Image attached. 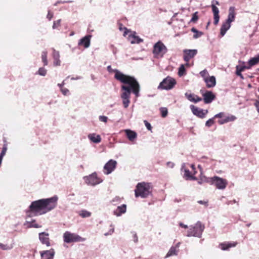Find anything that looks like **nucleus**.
<instances>
[{
    "label": "nucleus",
    "mask_w": 259,
    "mask_h": 259,
    "mask_svg": "<svg viewBox=\"0 0 259 259\" xmlns=\"http://www.w3.org/2000/svg\"><path fill=\"white\" fill-rule=\"evenodd\" d=\"M58 200V196L55 195L51 198L33 201L29 205L27 213H32L35 216L45 214L56 208Z\"/></svg>",
    "instance_id": "f257e3e1"
},
{
    "label": "nucleus",
    "mask_w": 259,
    "mask_h": 259,
    "mask_svg": "<svg viewBox=\"0 0 259 259\" xmlns=\"http://www.w3.org/2000/svg\"><path fill=\"white\" fill-rule=\"evenodd\" d=\"M107 69L109 72L115 73L114 76L115 79L123 83L130 85L135 96L137 97L139 96L140 84L134 77L124 74L117 69H113L110 65L108 66Z\"/></svg>",
    "instance_id": "f03ea898"
},
{
    "label": "nucleus",
    "mask_w": 259,
    "mask_h": 259,
    "mask_svg": "<svg viewBox=\"0 0 259 259\" xmlns=\"http://www.w3.org/2000/svg\"><path fill=\"white\" fill-rule=\"evenodd\" d=\"M135 193L136 197L147 198L152 193L151 185L148 183H139L136 186Z\"/></svg>",
    "instance_id": "7ed1b4c3"
},
{
    "label": "nucleus",
    "mask_w": 259,
    "mask_h": 259,
    "mask_svg": "<svg viewBox=\"0 0 259 259\" xmlns=\"http://www.w3.org/2000/svg\"><path fill=\"white\" fill-rule=\"evenodd\" d=\"M205 229L204 225L200 221L197 222L193 225H190L187 231V237H195L201 238L202 233Z\"/></svg>",
    "instance_id": "20e7f679"
},
{
    "label": "nucleus",
    "mask_w": 259,
    "mask_h": 259,
    "mask_svg": "<svg viewBox=\"0 0 259 259\" xmlns=\"http://www.w3.org/2000/svg\"><path fill=\"white\" fill-rule=\"evenodd\" d=\"M207 182L211 185H213L219 190H224L227 187L228 181L227 180L218 176H214L208 178Z\"/></svg>",
    "instance_id": "39448f33"
},
{
    "label": "nucleus",
    "mask_w": 259,
    "mask_h": 259,
    "mask_svg": "<svg viewBox=\"0 0 259 259\" xmlns=\"http://www.w3.org/2000/svg\"><path fill=\"white\" fill-rule=\"evenodd\" d=\"M121 89L122 91L121 94V98L122 100V103L124 107L126 108L128 107L130 103V99L132 92H133V89L131 88L130 85L128 86L122 85L121 87Z\"/></svg>",
    "instance_id": "423d86ee"
},
{
    "label": "nucleus",
    "mask_w": 259,
    "mask_h": 259,
    "mask_svg": "<svg viewBox=\"0 0 259 259\" xmlns=\"http://www.w3.org/2000/svg\"><path fill=\"white\" fill-rule=\"evenodd\" d=\"M63 240L65 243L83 242L85 238H82L77 234L66 231L63 234Z\"/></svg>",
    "instance_id": "0eeeda50"
},
{
    "label": "nucleus",
    "mask_w": 259,
    "mask_h": 259,
    "mask_svg": "<svg viewBox=\"0 0 259 259\" xmlns=\"http://www.w3.org/2000/svg\"><path fill=\"white\" fill-rule=\"evenodd\" d=\"M176 84V80L174 78L168 76L159 83L157 89L159 90H170L175 87Z\"/></svg>",
    "instance_id": "6e6552de"
},
{
    "label": "nucleus",
    "mask_w": 259,
    "mask_h": 259,
    "mask_svg": "<svg viewBox=\"0 0 259 259\" xmlns=\"http://www.w3.org/2000/svg\"><path fill=\"white\" fill-rule=\"evenodd\" d=\"M167 51L166 47L160 41L156 42L153 46V53L156 57H162Z\"/></svg>",
    "instance_id": "1a4fd4ad"
},
{
    "label": "nucleus",
    "mask_w": 259,
    "mask_h": 259,
    "mask_svg": "<svg viewBox=\"0 0 259 259\" xmlns=\"http://www.w3.org/2000/svg\"><path fill=\"white\" fill-rule=\"evenodd\" d=\"M83 180L87 185L92 186H95L103 182V180L98 177L97 173L95 172L89 176L84 177Z\"/></svg>",
    "instance_id": "9d476101"
},
{
    "label": "nucleus",
    "mask_w": 259,
    "mask_h": 259,
    "mask_svg": "<svg viewBox=\"0 0 259 259\" xmlns=\"http://www.w3.org/2000/svg\"><path fill=\"white\" fill-rule=\"evenodd\" d=\"M190 108L192 113L200 118H204L208 112V110H204L193 105H190Z\"/></svg>",
    "instance_id": "9b49d317"
},
{
    "label": "nucleus",
    "mask_w": 259,
    "mask_h": 259,
    "mask_svg": "<svg viewBox=\"0 0 259 259\" xmlns=\"http://www.w3.org/2000/svg\"><path fill=\"white\" fill-rule=\"evenodd\" d=\"M117 165L116 161L110 159L104 165L103 172L105 175L111 174L116 168Z\"/></svg>",
    "instance_id": "f8f14e48"
},
{
    "label": "nucleus",
    "mask_w": 259,
    "mask_h": 259,
    "mask_svg": "<svg viewBox=\"0 0 259 259\" xmlns=\"http://www.w3.org/2000/svg\"><path fill=\"white\" fill-rule=\"evenodd\" d=\"M184 60L188 62L191 58H193L197 53V50L196 49L193 50H184Z\"/></svg>",
    "instance_id": "ddd939ff"
},
{
    "label": "nucleus",
    "mask_w": 259,
    "mask_h": 259,
    "mask_svg": "<svg viewBox=\"0 0 259 259\" xmlns=\"http://www.w3.org/2000/svg\"><path fill=\"white\" fill-rule=\"evenodd\" d=\"M49 235V233L44 232L39 233L38 234L39 239L40 242L42 244H45L48 247L51 246Z\"/></svg>",
    "instance_id": "4468645a"
},
{
    "label": "nucleus",
    "mask_w": 259,
    "mask_h": 259,
    "mask_svg": "<svg viewBox=\"0 0 259 259\" xmlns=\"http://www.w3.org/2000/svg\"><path fill=\"white\" fill-rule=\"evenodd\" d=\"M55 250L51 248L50 250L40 251V254L42 259H54Z\"/></svg>",
    "instance_id": "2eb2a0df"
},
{
    "label": "nucleus",
    "mask_w": 259,
    "mask_h": 259,
    "mask_svg": "<svg viewBox=\"0 0 259 259\" xmlns=\"http://www.w3.org/2000/svg\"><path fill=\"white\" fill-rule=\"evenodd\" d=\"M204 102L205 104H209L214 100L215 96L211 91H206L202 94Z\"/></svg>",
    "instance_id": "dca6fc26"
},
{
    "label": "nucleus",
    "mask_w": 259,
    "mask_h": 259,
    "mask_svg": "<svg viewBox=\"0 0 259 259\" xmlns=\"http://www.w3.org/2000/svg\"><path fill=\"white\" fill-rule=\"evenodd\" d=\"M180 245V242H178L175 246H172L167 254H166L165 258H168L172 256L177 255L179 251V247Z\"/></svg>",
    "instance_id": "f3484780"
},
{
    "label": "nucleus",
    "mask_w": 259,
    "mask_h": 259,
    "mask_svg": "<svg viewBox=\"0 0 259 259\" xmlns=\"http://www.w3.org/2000/svg\"><path fill=\"white\" fill-rule=\"evenodd\" d=\"M126 205L123 204L120 206H117L116 209L113 211V213L114 215L117 217H120L126 212Z\"/></svg>",
    "instance_id": "a211bd4d"
},
{
    "label": "nucleus",
    "mask_w": 259,
    "mask_h": 259,
    "mask_svg": "<svg viewBox=\"0 0 259 259\" xmlns=\"http://www.w3.org/2000/svg\"><path fill=\"white\" fill-rule=\"evenodd\" d=\"M52 57L54 61L53 64L55 66H59L61 65V61L60 60V53L59 51L56 50L54 48L52 49Z\"/></svg>",
    "instance_id": "6ab92c4d"
},
{
    "label": "nucleus",
    "mask_w": 259,
    "mask_h": 259,
    "mask_svg": "<svg viewBox=\"0 0 259 259\" xmlns=\"http://www.w3.org/2000/svg\"><path fill=\"white\" fill-rule=\"evenodd\" d=\"M237 244V242H225L220 243L219 247L223 250H228L230 248L235 247Z\"/></svg>",
    "instance_id": "aec40b11"
},
{
    "label": "nucleus",
    "mask_w": 259,
    "mask_h": 259,
    "mask_svg": "<svg viewBox=\"0 0 259 259\" xmlns=\"http://www.w3.org/2000/svg\"><path fill=\"white\" fill-rule=\"evenodd\" d=\"M181 171L184 172V178L186 180H196V178L193 176L189 169L185 167V164H183L181 167Z\"/></svg>",
    "instance_id": "412c9836"
},
{
    "label": "nucleus",
    "mask_w": 259,
    "mask_h": 259,
    "mask_svg": "<svg viewBox=\"0 0 259 259\" xmlns=\"http://www.w3.org/2000/svg\"><path fill=\"white\" fill-rule=\"evenodd\" d=\"M128 40L132 44H139L143 41V39L136 35V32L130 34L128 36Z\"/></svg>",
    "instance_id": "4be33fe9"
},
{
    "label": "nucleus",
    "mask_w": 259,
    "mask_h": 259,
    "mask_svg": "<svg viewBox=\"0 0 259 259\" xmlns=\"http://www.w3.org/2000/svg\"><path fill=\"white\" fill-rule=\"evenodd\" d=\"M90 35H87L79 40L78 45L83 46L85 48H88L90 45Z\"/></svg>",
    "instance_id": "5701e85b"
},
{
    "label": "nucleus",
    "mask_w": 259,
    "mask_h": 259,
    "mask_svg": "<svg viewBox=\"0 0 259 259\" xmlns=\"http://www.w3.org/2000/svg\"><path fill=\"white\" fill-rule=\"evenodd\" d=\"M124 131L130 141L133 142L137 138V134L135 131L129 129L125 130Z\"/></svg>",
    "instance_id": "b1692460"
},
{
    "label": "nucleus",
    "mask_w": 259,
    "mask_h": 259,
    "mask_svg": "<svg viewBox=\"0 0 259 259\" xmlns=\"http://www.w3.org/2000/svg\"><path fill=\"white\" fill-rule=\"evenodd\" d=\"M204 81L206 84L207 87L208 88L214 87L216 84L215 78L214 76H209L205 79Z\"/></svg>",
    "instance_id": "393cba45"
},
{
    "label": "nucleus",
    "mask_w": 259,
    "mask_h": 259,
    "mask_svg": "<svg viewBox=\"0 0 259 259\" xmlns=\"http://www.w3.org/2000/svg\"><path fill=\"white\" fill-rule=\"evenodd\" d=\"M235 8L233 7H231L229 10V14L228 16V18L226 20V21L230 23H231L235 20Z\"/></svg>",
    "instance_id": "a878e982"
},
{
    "label": "nucleus",
    "mask_w": 259,
    "mask_h": 259,
    "mask_svg": "<svg viewBox=\"0 0 259 259\" xmlns=\"http://www.w3.org/2000/svg\"><path fill=\"white\" fill-rule=\"evenodd\" d=\"M88 137L90 141L94 143H99L101 141V138L100 136L97 135L95 133L89 134Z\"/></svg>",
    "instance_id": "bb28decb"
},
{
    "label": "nucleus",
    "mask_w": 259,
    "mask_h": 259,
    "mask_svg": "<svg viewBox=\"0 0 259 259\" xmlns=\"http://www.w3.org/2000/svg\"><path fill=\"white\" fill-rule=\"evenodd\" d=\"M28 218H27V220L25 221V222L24 224V225L25 226H26L27 228H38L41 227V226L37 224L35 220H33L32 221H28L27 220Z\"/></svg>",
    "instance_id": "cd10ccee"
},
{
    "label": "nucleus",
    "mask_w": 259,
    "mask_h": 259,
    "mask_svg": "<svg viewBox=\"0 0 259 259\" xmlns=\"http://www.w3.org/2000/svg\"><path fill=\"white\" fill-rule=\"evenodd\" d=\"M231 27V23H229L227 21H225L224 22L221 26V35L223 36L228 30Z\"/></svg>",
    "instance_id": "c85d7f7f"
},
{
    "label": "nucleus",
    "mask_w": 259,
    "mask_h": 259,
    "mask_svg": "<svg viewBox=\"0 0 259 259\" xmlns=\"http://www.w3.org/2000/svg\"><path fill=\"white\" fill-rule=\"evenodd\" d=\"M236 119V117L234 115H230L226 116L225 115L224 118L221 119L218 121L220 124H223L230 121H233Z\"/></svg>",
    "instance_id": "c756f323"
},
{
    "label": "nucleus",
    "mask_w": 259,
    "mask_h": 259,
    "mask_svg": "<svg viewBox=\"0 0 259 259\" xmlns=\"http://www.w3.org/2000/svg\"><path fill=\"white\" fill-rule=\"evenodd\" d=\"M258 63H259V54L249 60L248 63L249 67H247V68L248 69L250 67L257 64Z\"/></svg>",
    "instance_id": "7c9ffc66"
},
{
    "label": "nucleus",
    "mask_w": 259,
    "mask_h": 259,
    "mask_svg": "<svg viewBox=\"0 0 259 259\" xmlns=\"http://www.w3.org/2000/svg\"><path fill=\"white\" fill-rule=\"evenodd\" d=\"M48 52L46 50H44L42 52L41 55V58L42 62L44 64V66H47L48 65V61L47 59Z\"/></svg>",
    "instance_id": "2f4dec72"
},
{
    "label": "nucleus",
    "mask_w": 259,
    "mask_h": 259,
    "mask_svg": "<svg viewBox=\"0 0 259 259\" xmlns=\"http://www.w3.org/2000/svg\"><path fill=\"white\" fill-rule=\"evenodd\" d=\"M14 243H11L9 245L0 243V249H2L3 250H9L12 249L14 247Z\"/></svg>",
    "instance_id": "473e14b6"
},
{
    "label": "nucleus",
    "mask_w": 259,
    "mask_h": 259,
    "mask_svg": "<svg viewBox=\"0 0 259 259\" xmlns=\"http://www.w3.org/2000/svg\"><path fill=\"white\" fill-rule=\"evenodd\" d=\"M79 215L82 218H86L90 217L92 213L87 210L82 209L79 211Z\"/></svg>",
    "instance_id": "72a5a7b5"
},
{
    "label": "nucleus",
    "mask_w": 259,
    "mask_h": 259,
    "mask_svg": "<svg viewBox=\"0 0 259 259\" xmlns=\"http://www.w3.org/2000/svg\"><path fill=\"white\" fill-rule=\"evenodd\" d=\"M191 31L195 33L193 35V38L195 39L201 37L203 34L202 32L197 30L194 27L191 29Z\"/></svg>",
    "instance_id": "f704fd0d"
},
{
    "label": "nucleus",
    "mask_w": 259,
    "mask_h": 259,
    "mask_svg": "<svg viewBox=\"0 0 259 259\" xmlns=\"http://www.w3.org/2000/svg\"><path fill=\"white\" fill-rule=\"evenodd\" d=\"M246 67L245 66H236V74L237 75L240 76L241 78H243V75L241 74V72L244 71Z\"/></svg>",
    "instance_id": "c9c22d12"
},
{
    "label": "nucleus",
    "mask_w": 259,
    "mask_h": 259,
    "mask_svg": "<svg viewBox=\"0 0 259 259\" xmlns=\"http://www.w3.org/2000/svg\"><path fill=\"white\" fill-rule=\"evenodd\" d=\"M122 199L119 196H115L110 201L111 203L113 205H116L121 202Z\"/></svg>",
    "instance_id": "e433bc0d"
},
{
    "label": "nucleus",
    "mask_w": 259,
    "mask_h": 259,
    "mask_svg": "<svg viewBox=\"0 0 259 259\" xmlns=\"http://www.w3.org/2000/svg\"><path fill=\"white\" fill-rule=\"evenodd\" d=\"M47 70L44 67H40L36 74L42 76H45L47 74Z\"/></svg>",
    "instance_id": "4c0bfd02"
},
{
    "label": "nucleus",
    "mask_w": 259,
    "mask_h": 259,
    "mask_svg": "<svg viewBox=\"0 0 259 259\" xmlns=\"http://www.w3.org/2000/svg\"><path fill=\"white\" fill-rule=\"evenodd\" d=\"M178 74L180 76H182L186 74V70L183 64L181 65L179 68Z\"/></svg>",
    "instance_id": "58836bf2"
},
{
    "label": "nucleus",
    "mask_w": 259,
    "mask_h": 259,
    "mask_svg": "<svg viewBox=\"0 0 259 259\" xmlns=\"http://www.w3.org/2000/svg\"><path fill=\"white\" fill-rule=\"evenodd\" d=\"M61 19H59L56 21H54L53 22V25L52 26V28L53 29H58L59 27L61 26Z\"/></svg>",
    "instance_id": "ea45409f"
},
{
    "label": "nucleus",
    "mask_w": 259,
    "mask_h": 259,
    "mask_svg": "<svg viewBox=\"0 0 259 259\" xmlns=\"http://www.w3.org/2000/svg\"><path fill=\"white\" fill-rule=\"evenodd\" d=\"M185 96L189 101L193 102L194 98L195 97V94L186 92L185 94Z\"/></svg>",
    "instance_id": "a19ab883"
},
{
    "label": "nucleus",
    "mask_w": 259,
    "mask_h": 259,
    "mask_svg": "<svg viewBox=\"0 0 259 259\" xmlns=\"http://www.w3.org/2000/svg\"><path fill=\"white\" fill-rule=\"evenodd\" d=\"M200 74L203 78L204 80L209 77L208 73L206 69L201 71L200 72Z\"/></svg>",
    "instance_id": "79ce46f5"
},
{
    "label": "nucleus",
    "mask_w": 259,
    "mask_h": 259,
    "mask_svg": "<svg viewBox=\"0 0 259 259\" xmlns=\"http://www.w3.org/2000/svg\"><path fill=\"white\" fill-rule=\"evenodd\" d=\"M214 118L212 117L206 121L205 122V126L208 127L211 126L214 124Z\"/></svg>",
    "instance_id": "37998d69"
},
{
    "label": "nucleus",
    "mask_w": 259,
    "mask_h": 259,
    "mask_svg": "<svg viewBox=\"0 0 259 259\" xmlns=\"http://www.w3.org/2000/svg\"><path fill=\"white\" fill-rule=\"evenodd\" d=\"M7 150V146L6 144H5L3 147L2 151L0 154V158L3 159L4 156L5 155L6 153Z\"/></svg>",
    "instance_id": "c03bdc74"
},
{
    "label": "nucleus",
    "mask_w": 259,
    "mask_h": 259,
    "mask_svg": "<svg viewBox=\"0 0 259 259\" xmlns=\"http://www.w3.org/2000/svg\"><path fill=\"white\" fill-rule=\"evenodd\" d=\"M161 116L163 117H165L167 115V109L166 108L162 107L160 109Z\"/></svg>",
    "instance_id": "a18cd8bd"
},
{
    "label": "nucleus",
    "mask_w": 259,
    "mask_h": 259,
    "mask_svg": "<svg viewBox=\"0 0 259 259\" xmlns=\"http://www.w3.org/2000/svg\"><path fill=\"white\" fill-rule=\"evenodd\" d=\"M198 12H196L193 14L192 17L191 19V22H195L198 19V16L197 15Z\"/></svg>",
    "instance_id": "49530a36"
},
{
    "label": "nucleus",
    "mask_w": 259,
    "mask_h": 259,
    "mask_svg": "<svg viewBox=\"0 0 259 259\" xmlns=\"http://www.w3.org/2000/svg\"><path fill=\"white\" fill-rule=\"evenodd\" d=\"M212 11L213 14H219V9L214 4H211Z\"/></svg>",
    "instance_id": "de8ad7c7"
},
{
    "label": "nucleus",
    "mask_w": 259,
    "mask_h": 259,
    "mask_svg": "<svg viewBox=\"0 0 259 259\" xmlns=\"http://www.w3.org/2000/svg\"><path fill=\"white\" fill-rule=\"evenodd\" d=\"M62 94L64 96H68L70 95V92L69 90L66 88H63V89L60 90Z\"/></svg>",
    "instance_id": "09e8293b"
},
{
    "label": "nucleus",
    "mask_w": 259,
    "mask_h": 259,
    "mask_svg": "<svg viewBox=\"0 0 259 259\" xmlns=\"http://www.w3.org/2000/svg\"><path fill=\"white\" fill-rule=\"evenodd\" d=\"M99 120L101 122L106 123L108 121V117L104 115H100L99 116Z\"/></svg>",
    "instance_id": "8fccbe9b"
},
{
    "label": "nucleus",
    "mask_w": 259,
    "mask_h": 259,
    "mask_svg": "<svg viewBox=\"0 0 259 259\" xmlns=\"http://www.w3.org/2000/svg\"><path fill=\"white\" fill-rule=\"evenodd\" d=\"M214 16V24L217 25L219 23V20H220V16L219 14H213Z\"/></svg>",
    "instance_id": "3c124183"
},
{
    "label": "nucleus",
    "mask_w": 259,
    "mask_h": 259,
    "mask_svg": "<svg viewBox=\"0 0 259 259\" xmlns=\"http://www.w3.org/2000/svg\"><path fill=\"white\" fill-rule=\"evenodd\" d=\"M225 113L224 112H220L218 114H215L213 118H221L222 119H223L224 118V117H225Z\"/></svg>",
    "instance_id": "603ef678"
},
{
    "label": "nucleus",
    "mask_w": 259,
    "mask_h": 259,
    "mask_svg": "<svg viewBox=\"0 0 259 259\" xmlns=\"http://www.w3.org/2000/svg\"><path fill=\"white\" fill-rule=\"evenodd\" d=\"M110 226L112 227V228L111 229H110L108 232L105 233V234H104L105 236H107L108 235H111L113 233V232L114 231V227L112 225H111Z\"/></svg>",
    "instance_id": "864d4df0"
},
{
    "label": "nucleus",
    "mask_w": 259,
    "mask_h": 259,
    "mask_svg": "<svg viewBox=\"0 0 259 259\" xmlns=\"http://www.w3.org/2000/svg\"><path fill=\"white\" fill-rule=\"evenodd\" d=\"M144 122L145 123V126L146 127V128L149 130V131H151L152 130V126L150 124V123H149L147 120H144Z\"/></svg>",
    "instance_id": "5fc2aeb1"
},
{
    "label": "nucleus",
    "mask_w": 259,
    "mask_h": 259,
    "mask_svg": "<svg viewBox=\"0 0 259 259\" xmlns=\"http://www.w3.org/2000/svg\"><path fill=\"white\" fill-rule=\"evenodd\" d=\"M53 17V13L51 12V11L49 10L48 14L47 15V18L50 21L52 18Z\"/></svg>",
    "instance_id": "6e6d98bb"
},
{
    "label": "nucleus",
    "mask_w": 259,
    "mask_h": 259,
    "mask_svg": "<svg viewBox=\"0 0 259 259\" xmlns=\"http://www.w3.org/2000/svg\"><path fill=\"white\" fill-rule=\"evenodd\" d=\"M72 2L73 1H58L54 4V5L57 6L58 4H59L70 3H72Z\"/></svg>",
    "instance_id": "4d7b16f0"
},
{
    "label": "nucleus",
    "mask_w": 259,
    "mask_h": 259,
    "mask_svg": "<svg viewBox=\"0 0 259 259\" xmlns=\"http://www.w3.org/2000/svg\"><path fill=\"white\" fill-rule=\"evenodd\" d=\"M202 100V99L200 97H199L198 96L195 95V97L194 98L193 102L195 103H198Z\"/></svg>",
    "instance_id": "13d9d810"
},
{
    "label": "nucleus",
    "mask_w": 259,
    "mask_h": 259,
    "mask_svg": "<svg viewBox=\"0 0 259 259\" xmlns=\"http://www.w3.org/2000/svg\"><path fill=\"white\" fill-rule=\"evenodd\" d=\"M166 165L170 167V168H173L175 166V163L172 162H170V161H168L166 163Z\"/></svg>",
    "instance_id": "bf43d9fd"
},
{
    "label": "nucleus",
    "mask_w": 259,
    "mask_h": 259,
    "mask_svg": "<svg viewBox=\"0 0 259 259\" xmlns=\"http://www.w3.org/2000/svg\"><path fill=\"white\" fill-rule=\"evenodd\" d=\"M255 106L256 107L257 111L259 112V96H258V100H256L255 103Z\"/></svg>",
    "instance_id": "052dcab7"
},
{
    "label": "nucleus",
    "mask_w": 259,
    "mask_h": 259,
    "mask_svg": "<svg viewBox=\"0 0 259 259\" xmlns=\"http://www.w3.org/2000/svg\"><path fill=\"white\" fill-rule=\"evenodd\" d=\"M179 226L181 227H182V228H184L185 229H187L188 228L189 229V227L187 225H185V224H184L183 223H182L181 222L179 223Z\"/></svg>",
    "instance_id": "680f3d73"
},
{
    "label": "nucleus",
    "mask_w": 259,
    "mask_h": 259,
    "mask_svg": "<svg viewBox=\"0 0 259 259\" xmlns=\"http://www.w3.org/2000/svg\"><path fill=\"white\" fill-rule=\"evenodd\" d=\"M198 202L199 204H200L205 205V206H207L208 205L207 202H206V201H202V200H199V201H198Z\"/></svg>",
    "instance_id": "e2e57ef3"
},
{
    "label": "nucleus",
    "mask_w": 259,
    "mask_h": 259,
    "mask_svg": "<svg viewBox=\"0 0 259 259\" xmlns=\"http://www.w3.org/2000/svg\"><path fill=\"white\" fill-rule=\"evenodd\" d=\"M65 84L64 81H63L61 83H58V86L60 88V90L63 88V86Z\"/></svg>",
    "instance_id": "0e129e2a"
},
{
    "label": "nucleus",
    "mask_w": 259,
    "mask_h": 259,
    "mask_svg": "<svg viewBox=\"0 0 259 259\" xmlns=\"http://www.w3.org/2000/svg\"><path fill=\"white\" fill-rule=\"evenodd\" d=\"M138 240V238L136 234L134 235V241L135 242H137Z\"/></svg>",
    "instance_id": "69168bd1"
},
{
    "label": "nucleus",
    "mask_w": 259,
    "mask_h": 259,
    "mask_svg": "<svg viewBox=\"0 0 259 259\" xmlns=\"http://www.w3.org/2000/svg\"><path fill=\"white\" fill-rule=\"evenodd\" d=\"M81 78V76H77L76 77H71V80H78V79H80Z\"/></svg>",
    "instance_id": "338daca9"
},
{
    "label": "nucleus",
    "mask_w": 259,
    "mask_h": 259,
    "mask_svg": "<svg viewBox=\"0 0 259 259\" xmlns=\"http://www.w3.org/2000/svg\"><path fill=\"white\" fill-rule=\"evenodd\" d=\"M212 4H214V5H220L219 2L217 1H215V0H213L212 1Z\"/></svg>",
    "instance_id": "774afa93"
}]
</instances>
